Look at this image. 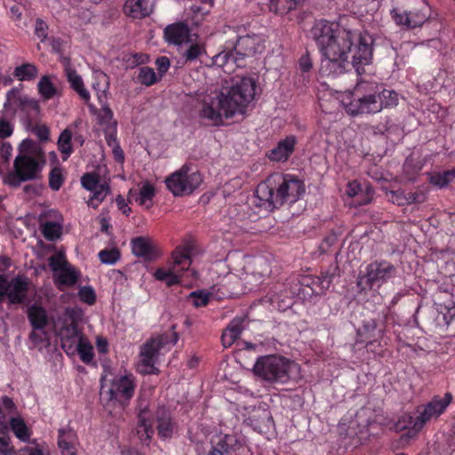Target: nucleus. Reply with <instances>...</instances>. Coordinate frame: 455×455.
I'll use <instances>...</instances> for the list:
<instances>
[{
    "label": "nucleus",
    "instance_id": "nucleus-12",
    "mask_svg": "<svg viewBox=\"0 0 455 455\" xmlns=\"http://www.w3.org/2000/svg\"><path fill=\"white\" fill-rule=\"evenodd\" d=\"M270 273L267 260L262 257H243L242 273L238 274L240 279L244 282L245 288L252 291L263 281V278Z\"/></svg>",
    "mask_w": 455,
    "mask_h": 455
},
{
    "label": "nucleus",
    "instance_id": "nucleus-62",
    "mask_svg": "<svg viewBox=\"0 0 455 455\" xmlns=\"http://www.w3.org/2000/svg\"><path fill=\"white\" fill-rule=\"evenodd\" d=\"M105 139L107 144L111 148L115 144H119L116 138V126L112 129L105 128Z\"/></svg>",
    "mask_w": 455,
    "mask_h": 455
},
{
    "label": "nucleus",
    "instance_id": "nucleus-36",
    "mask_svg": "<svg viewBox=\"0 0 455 455\" xmlns=\"http://www.w3.org/2000/svg\"><path fill=\"white\" fill-rule=\"evenodd\" d=\"M38 75V68L32 63H24L15 68L13 76L20 81H31Z\"/></svg>",
    "mask_w": 455,
    "mask_h": 455
},
{
    "label": "nucleus",
    "instance_id": "nucleus-42",
    "mask_svg": "<svg viewBox=\"0 0 455 455\" xmlns=\"http://www.w3.org/2000/svg\"><path fill=\"white\" fill-rule=\"evenodd\" d=\"M252 418H248L245 420L248 424L253 427L255 430H260L262 425H266L271 421V416L268 411L260 409L254 410Z\"/></svg>",
    "mask_w": 455,
    "mask_h": 455
},
{
    "label": "nucleus",
    "instance_id": "nucleus-3",
    "mask_svg": "<svg viewBox=\"0 0 455 455\" xmlns=\"http://www.w3.org/2000/svg\"><path fill=\"white\" fill-rule=\"evenodd\" d=\"M305 192L301 180L291 174L274 173L256 188L257 204L273 211L283 203H294Z\"/></svg>",
    "mask_w": 455,
    "mask_h": 455
},
{
    "label": "nucleus",
    "instance_id": "nucleus-49",
    "mask_svg": "<svg viewBox=\"0 0 455 455\" xmlns=\"http://www.w3.org/2000/svg\"><path fill=\"white\" fill-rule=\"evenodd\" d=\"M63 183L62 172L60 168H54L50 172L49 176V186L50 188L57 191L60 188Z\"/></svg>",
    "mask_w": 455,
    "mask_h": 455
},
{
    "label": "nucleus",
    "instance_id": "nucleus-44",
    "mask_svg": "<svg viewBox=\"0 0 455 455\" xmlns=\"http://www.w3.org/2000/svg\"><path fill=\"white\" fill-rule=\"evenodd\" d=\"M158 78L155 70L150 67H142L139 69L138 81L146 86H150L157 82Z\"/></svg>",
    "mask_w": 455,
    "mask_h": 455
},
{
    "label": "nucleus",
    "instance_id": "nucleus-59",
    "mask_svg": "<svg viewBox=\"0 0 455 455\" xmlns=\"http://www.w3.org/2000/svg\"><path fill=\"white\" fill-rule=\"evenodd\" d=\"M13 132V124L3 118H0V139L10 137Z\"/></svg>",
    "mask_w": 455,
    "mask_h": 455
},
{
    "label": "nucleus",
    "instance_id": "nucleus-23",
    "mask_svg": "<svg viewBox=\"0 0 455 455\" xmlns=\"http://www.w3.org/2000/svg\"><path fill=\"white\" fill-rule=\"evenodd\" d=\"M60 337L61 340V347L68 355L76 354V346L84 338V334L73 323L61 328L60 331Z\"/></svg>",
    "mask_w": 455,
    "mask_h": 455
},
{
    "label": "nucleus",
    "instance_id": "nucleus-39",
    "mask_svg": "<svg viewBox=\"0 0 455 455\" xmlns=\"http://www.w3.org/2000/svg\"><path fill=\"white\" fill-rule=\"evenodd\" d=\"M10 426L15 436L20 441L27 442L29 440L30 432L22 419L11 418Z\"/></svg>",
    "mask_w": 455,
    "mask_h": 455
},
{
    "label": "nucleus",
    "instance_id": "nucleus-2",
    "mask_svg": "<svg viewBox=\"0 0 455 455\" xmlns=\"http://www.w3.org/2000/svg\"><path fill=\"white\" fill-rule=\"evenodd\" d=\"M255 92L256 82L251 77L224 79L197 93L199 116L212 125H220L224 119L244 113Z\"/></svg>",
    "mask_w": 455,
    "mask_h": 455
},
{
    "label": "nucleus",
    "instance_id": "nucleus-4",
    "mask_svg": "<svg viewBox=\"0 0 455 455\" xmlns=\"http://www.w3.org/2000/svg\"><path fill=\"white\" fill-rule=\"evenodd\" d=\"M255 375L270 383L285 384L299 377V365L283 356L269 355L257 359Z\"/></svg>",
    "mask_w": 455,
    "mask_h": 455
},
{
    "label": "nucleus",
    "instance_id": "nucleus-26",
    "mask_svg": "<svg viewBox=\"0 0 455 455\" xmlns=\"http://www.w3.org/2000/svg\"><path fill=\"white\" fill-rule=\"evenodd\" d=\"M131 244L132 251L137 257L143 258L146 260H153L159 256L158 250L149 238L140 236L132 239Z\"/></svg>",
    "mask_w": 455,
    "mask_h": 455
},
{
    "label": "nucleus",
    "instance_id": "nucleus-58",
    "mask_svg": "<svg viewBox=\"0 0 455 455\" xmlns=\"http://www.w3.org/2000/svg\"><path fill=\"white\" fill-rule=\"evenodd\" d=\"M30 340L35 345H39L47 340V332L44 329H34L29 335Z\"/></svg>",
    "mask_w": 455,
    "mask_h": 455
},
{
    "label": "nucleus",
    "instance_id": "nucleus-64",
    "mask_svg": "<svg viewBox=\"0 0 455 455\" xmlns=\"http://www.w3.org/2000/svg\"><path fill=\"white\" fill-rule=\"evenodd\" d=\"M11 452L12 448L9 438L0 437V455H10Z\"/></svg>",
    "mask_w": 455,
    "mask_h": 455
},
{
    "label": "nucleus",
    "instance_id": "nucleus-22",
    "mask_svg": "<svg viewBox=\"0 0 455 455\" xmlns=\"http://www.w3.org/2000/svg\"><path fill=\"white\" fill-rule=\"evenodd\" d=\"M189 36L190 28L184 22L170 24L164 29V37L169 44L181 46L188 42Z\"/></svg>",
    "mask_w": 455,
    "mask_h": 455
},
{
    "label": "nucleus",
    "instance_id": "nucleus-45",
    "mask_svg": "<svg viewBox=\"0 0 455 455\" xmlns=\"http://www.w3.org/2000/svg\"><path fill=\"white\" fill-rule=\"evenodd\" d=\"M44 236L50 241H53L60 237L61 227L56 222L46 221L42 228Z\"/></svg>",
    "mask_w": 455,
    "mask_h": 455
},
{
    "label": "nucleus",
    "instance_id": "nucleus-52",
    "mask_svg": "<svg viewBox=\"0 0 455 455\" xmlns=\"http://www.w3.org/2000/svg\"><path fill=\"white\" fill-rule=\"evenodd\" d=\"M192 304L196 307L206 306L209 302V294L204 291H193L189 295Z\"/></svg>",
    "mask_w": 455,
    "mask_h": 455
},
{
    "label": "nucleus",
    "instance_id": "nucleus-55",
    "mask_svg": "<svg viewBox=\"0 0 455 455\" xmlns=\"http://www.w3.org/2000/svg\"><path fill=\"white\" fill-rule=\"evenodd\" d=\"M363 189L364 188L361 186L360 183H358L356 180H353L347 183L346 194L348 197L354 199L355 196L362 195V191Z\"/></svg>",
    "mask_w": 455,
    "mask_h": 455
},
{
    "label": "nucleus",
    "instance_id": "nucleus-7",
    "mask_svg": "<svg viewBox=\"0 0 455 455\" xmlns=\"http://www.w3.org/2000/svg\"><path fill=\"white\" fill-rule=\"evenodd\" d=\"M191 246L186 244L177 247L172 254V261L167 268H157L155 272L156 279L164 282L168 286L182 282L184 275L196 276V271L190 268Z\"/></svg>",
    "mask_w": 455,
    "mask_h": 455
},
{
    "label": "nucleus",
    "instance_id": "nucleus-47",
    "mask_svg": "<svg viewBox=\"0 0 455 455\" xmlns=\"http://www.w3.org/2000/svg\"><path fill=\"white\" fill-rule=\"evenodd\" d=\"M99 258L103 264L113 265L119 259L120 254L116 249L103 250L99 252Z\"/></svg>",
    "mask_w": 455,
    "mask_h": 455
},
{
    "label": "nucleus",
    "instance_id": "nucleus-37",
    "mask_svg": "<svg viewBox=\"0 0 455 455\" xmlns=\"http://www.w3.org/2000/svg\"><path fill=\"white\" fill-rule=\"evenodd\" d=\"M71 140L72 132L69 129H65L59 137L58 148L62 155L63 161H66L73 152Z\"/></svg>",
    "mask_w": 455,
    "mask_h": 455
},
{
    "label": "nucleus",
    "instance_id": "nucleus-63",
    "mask_svg": "<svg viewBox=\"0 0 455 455\" xmlns=\"http://www.w3.org/2000/svg\"><path fill=\"white\" fill-rule=\"evenodd\" d=\"M33 132L37 136V138L41 140H49V130L44 125H36L33 128Z\"/></svg>",
    "mask_w": 455,
    "mask_h": 455
},
{
    "label": "nucleus",
    "instance_id": "nucleus-57",
    "mask_svg": "<svg viewBox=\"0 0 455 455\" xmlns=\"http://www.w3.org/2000/svg\"><path fill=\"white\" fill-rule=\"evenodd\" d=\"M406 195H407V204H421V203L425 202L427 199V194L423 190L409 192Z\"/></svg>",
    "mask_w": 455,
    "mask_h": 455
},
{
    "label": "nucleus",
    "instance_id": "nucleus-51",
    "mask_svg": "<svg viewBox=\"0 0 455 455\" xmlns=\"http://www.w3.org/2000/svg\"><path fill=\"white\" fill-rule=\"evenodd\" d=\"M80 299L88 304L92 305L96 300V295L94 290L91 286H83L78 291Z\"/></svg>",
    "mask_w": 455,
    "mask_h": 455
},
{
    "label": "nucleus",
    "instance_id": "nucleus-11",
    "mask_svg": "<svg viewBox=\"0 0 455 455\" xmlns=\"http://www.w3.org/2000/svg\"><path fill=\"white\" fill-rule=\"evenodd\" d=\"M202 182V177L197 172H189L186 165L174 172L165 180L167 188L175 196L191 194Z\"/></svg>",
    "mask_w": 455,
    "mask_h": 455
},
{
    "label": "nucleus",
    "instance_id": "nucleus-21",
    "mask_svg": "<svg viewBox=\"0 0 455 455\" xmlns=\"http://www.w3.org/2000/svg\"><path fill=\"white\" fill-rule=\"evenodd\" d=\"M64 71L71 89L78 94L82 100L88 104L91 112L95 113L97 109L94 106L89 104L91 94L84 86L82 76L70 66L68 61L65 62Z\"/></svg>",
    "mask_w": 455,
    "mask_h": 455
},
{
    "label": "nucleus",
    "instance_id": "nucleus-60",
    "mask_svg": "<svg viewBox=\"0 0 455 455\" xmlns=\"http://www.w3.org/2000/svg\"><path fill=\"white\" fill-rule=\"evenodd\" d=\"M392 17L396 24L403 25L408 28V19H409V13L406 11H398V10H393L392 11Z\"/></svg>",
    "mask_w": 455,
    "mask_h": 455
},
{
    "label": "nucleus",
    "instance_id": "nucleus-27",
    "mask_svg": "<svg viewBox=\"0 0 455 455\" xmlns=\"http://www.w3.org/2000/svg\"><path fill=\"white\" fill-rule=\"evenodd\" d=\"M58 78L54 75H44L39 79L37 90L44 101L61 95V91L56 84Z\"/></svg>",
    "mask_w": 455,
    "mask_h": 455
},
{
    "label": "nucleus",
    "instance_id": "nucleus-46",
    "mask_svg": "<svg viewBox=\"0 0 455 455\" xmlns=\"http://www.w3.org/2000/svg\"><path fill=\"white\" fill-rule=\"evenodd\" d=\"M381 102V110L384 108L395 107L398 104V94L394 91L383 90L379 92Z\"/></svg>",
    "mask_w": 455,
    "mask_h": 455
},
{
    "label": "nucleus",
    "instance_id": "nucleus-10",
    "mask_svg": "<svg viewBox=\"0 0 455 455\" xmlns=\"http://www.w3.org/2000/svg\"><path fill=\"white\" fill-rule=\"evenodd\" d=\"M339 266L334 262L323 271L320 276H303L299 280V295L305 299L313 295L323 294L330 288L334 278L339 275Z\"/></svg>",
    "mask_w": 455,
    "mask_h": 455
},
{
    "label": "nucleus",
    "instance_id": "nucleus-25",
    "mask_svg": "<svg viewBox=\"0 0 455 455\" xmlns=\"http://www.w3.org/2000/svg\"><path fill=\"white\" fill-rule=\"evenodd\" d=\"M58 446L62 455H76L78 438L76 432L69 427H64L58 431Z\"/></svg>",
    "mask_w": 455,
    "mask_h": 455
},
{
    "label": "nucleus",
    "instance_id": "nucleus-35",
    "mask_svg": "<svg viewBox=\"0 0 455 455\" xmlns=\"http://www.w3.org/2000/svg\"><path fill=\"white\" fill-rule=\"evenodd\" d=\"M28 316L34 329H44L47 324L45 310L38 306H31L28 308Z\"/></svg>",
    "mask_w": 455,
    "mask_h": 455
},
{
    "label": "nucleus",
    "instance_id": "nucleus-61",
    "mask_svg": "<svg viewBox=\"0 0 455 455\" xmlns=\"http://www.w3.org/2000/svg\"><path fill=\"white\" fill-rule=\"evenodd\" d=\"M156 66L160 76H163L170 68V60L166 56H161L156 60Z\"/></svg>",
    "mask_w": 455,
    "mask_h": 455
},
{
    "label": "nucleus",
    "instance_id": "nucleus-30",
    "mask_svg": "<svg viewBox=\"0 0 455 455\" xmlns=\"http://www.w3.org/2000/svg\"><path fill=\"white\" fill-rule=\"evenodd\" d=\"M243 329V319L235 318L222 333L221 340L225 347H231L234 342L240 337Z\"/></svg>",
    "mask_w": 455,
    "mask_h": 455
},
{
    "label": "nucleus",
    "instance_id": "nucleus-48",
    "mask_svg": "<svg viewBox=\"0 0 455 455\" xmlns=\"http://www.w3.org/2000/svg\"><path fill=\"white\" fill-rule=\"evenodd\" d=\"M372 197L373 189L369 186H365L364 189L362 191V195L355 196L352 203L355 206L368 204L371 202Z\"/></svg>",
    "mask_w": 455,
    "mask_h": 455
},
{
    "label": "nucleus",
    "instance_id": "nucleus-9",
    "mask_svg": "<svg viewBox=\"0 0 455 455\" xmlns=\"http://www.w3.org/2000/svg\"><path fill=\"white\" fill-rule=\"evenodd\" d=\"M179 339V335L169 331L148 340L140 350V363L145 367L153 368L158 356L169 351Z\"/></svg>",
    "mask_w": 455,
    "mask_h": 455
},
{
    "label": "nucleus",
    "instance_id": "nucleus-1",
    "mask_svg": "<svg viewBox=\"0 0 455 455\" xmlns=\"http://www.w3.org/2000/svg\"><path fill=\"white\" fill-rule=\"evenodd\" d=\"M310 33L323 57L322 71L328 76L345 73L350 64L361 75L363 67L371 61L373 39L366 32L348 30L321 20L314 24Z\"/></svg>",
    "mask_w": 455,
    "mask_h": 455
},
{
    "label": "nucleus",
    "instance_id": "nucleus-16",
    "mask_svg": "<svg viewBox=\"0 0 455 455\" xmlns=\"http://www.w3.org/2000/svg\"><path fill=\"white\" fill-rule=\"evenodd\" d=\"M48 262L57 284L71 286L76 283L79 273L68 263L63 251L52 255Z\"/></svg>",
    "mask_w": 455,
    "mask_h": 455
},
{
    "label": "nucleus",
    "instance_id": "nucleus-43",
    "mask_svg": "<svg viewBox=\"0 0 455 455\" xmlns=\"http://www.w3.org/2000/svg\"><path fill=\"white\" fill-rule=\"evenodd\" d=\"M455 179V169L445 171L443 172H437L433 174L430 177L431 184L443 188L447 186L450 182H451Z\"/></svg>",
    "mask_w": 455,
    "mask_h": 455
},
{
    "label": "nucleus",
    "instance_id": "nucleus-29",
    "mask_svg": "<svg viewBox=\"0 0 455 455\" xmlns=\"http://www.w3.org/2000/svg\"><path fill=\"white\" fill-rule=\"evenodd\" d=\"M295 144L296 138L294 136H288L271 150L268 157L272 161L284 162L294 151Z\"/></svg>",
    "mask_w": 455,
    "mask_h": 455
},
{
    "label": "nucleus",
    "instance_id": "nucleus-5",
    "mask_svg": "<svg viewBox=\"0 0 455 455\" xmlns=\"http://www.w3.org/2000/svg\"><path fill=\"white\" fill-rule=\"evenodd\" d=\"M340 102L351 116L375 114L381 111V102L375 83L361 82L352 92L340 97Z\"/></svg>",
    "mask_w": 455,
    "mask_h": 455
},
{
    "label": "nucleus",
    "instance_id": "nucleus-38",
    "mask_svg": "<svg viewBox=\"0 0 455 455\" xmlns=\"http://www.w3.org/2000/svg\"><path fill=\"white\" fill-rule=\"evenodd\" d=\"M302 2L303 0H270L269 9L275 13L285 14Z\"/></svg>",
    "mask_w": 455,
    "mask_h": 455
},
{
    "label": "nucleus",
    "instance_id": "nucleus-56",
    "mask_svg": "<svg viewBox=\"0 0 455 455\" xmlns=\"http://www.w3.org/2000/svg\"><path fill=\"white\" fill-rule=\"evenodd\" d=\"M48 25L41 19L36 20L35 34L44 42L47 38Z\"/></svg>",
    "mask_w": 455,
    "mask_h": 455
},
{
    "label": "nucleus",
    "instance_id": "nucleus-31",
    "mask_svg": "<svg viewBox=\"0 0 455 455\" xmlns=\"http://www.w3.org/2000/svg\"><path fill=\"white\" fill-rule=\"evenodd\" d=\"M235 49L240 59L252 55L258 52L257 38L251 36H241L238 38Z\"/></svg>",
    "mask_w": 455,
    "mask_h": 455
},
{
    "label": "nucleus",
    "instance_id": "nucleus-40",
    "mask_svg": "<svg viewBox=\"0 0 455 455\" xmlns=\"http://www.w3.org/2000/svg\"><path fill=\"white\" fill-rule=\"evenodd\" d=\"M204 53L205 49L203 44L199 43H192L188 46V48L183 49L180 54L184 63H187L195 61Z\"/></svg>",
    "mask_w": 455,
    "mask_h": 455
},
{
    "label": "nucleus",
    "instance_id": "nucleus-24",
    "mask_svg": "<svg viewBox=\"0 0 455 455\" xmlns=\"http://www.w3.org/2000/svg\"><path fill=\"white\" fill-rule=\"evenodd\" d=\"M155 4V0H126L124 12L132 19H143L153 12Z\"/></svg>",
    "mask_w": 455,
    "mask_h": 455
},
{
    "label": "nucleus",
    "instance_id": "nucleus-19",
    "mask_svg": "<svg viewBox=\"0 0 455 455\" xmlns=\"http://www.w3.org/2000/svg\"><path fill=\"white\" fill-rule=\"evenodd\" d=\"M28 283L26 277L17 276L11 281L0 275V297H7L11 303H21L28 292Z\"/></svg>",
    "mask_w": 455,
    "mask_h": 455
},
{
    "label": "nucleus",
    "instance_id": "nucleus-50",
    "mask_svg": "<svg viewBox=\"0 0 455 455\" xmlns=\"http://www.w3.org/2000/svg\"><path fill=\"white\" fill-rule=\"evenodd\" d=\"M204 6L193 4L190 7L191 12L196 15H201L204 17V15L210 12V8L213 5V0H199Z\"/></svg>",
    "mask_w": 455,
    "mask_h": 455
},
{
    "label": "nucleus",
    "instance_id": "nucleus-14",
    "mask_svg": "<svg viewBox=\"0 0 455 455\" xmlns=\"http://www.w3.org/2000/svg\"><path fill=\"white\" fill-rule=\"evenodd\" d=\"M245 449V439L242 435L217 434L211 439L208 455H242Z\"/></svg>",
    "mask_w": 455,
    "mask_h": 455
},
{
    "label": "nucleus",
    "instance_id": "nucleus-20",
    "mask_svg": "<svg viewBox=\"0 0 455 455\" xmlns=\"http://www.w3.org/2000/svg\"><path fill=\"white\" fill-rule=\"evenodd\" d=\"M4 108L6 110H12L13 112L20 109L33 114H37L40 109L39 103L36 100L21 95L20 90L17 88H12L8 91Z\"/></svg>",
    "mask_w": 455,
    "mask_h": 455
},
{
    "label": "nucleus",
    "instance_id": "nucleus-15",
    "mask_svg": "<svg viewBox=\"0 0 455 455\" xmlns=\"http://www.w3.org/2000/svg\"><path fill=\"white\" fill-rule=\"evenodd\" d=\"M82 187L91 192L88 206L97 209L99 205L110 194L109 181L101 178L97 172L84 173L81 178Z\"/></svg>",
    "mask_w": 455,
    "mask_h": 455
},
{
    "label": "nucleus",
    "instance_id": "nucleus-18",
    "mask_svg": "<svg viewBox=\"0 0 455 455\" xmlns=\"http://www.w3.org/2000/svg\"><path fill=\"white\" fill-rule=\"evenodd\" d=\"M135 378L132 374L115 377L110 387L106 391L108 400H116L121 403L129 401L134 395Z\"/></svg>",
    "mask_w": 455,
    "mask_h": 455
},
{
    "label": "nucleus",
    "instance_id": "nucleus-34",
    "mask_svg": "<svg viewBox=\"0 0 455 455\" xmlns=\"http://www.w3.org/2000/svg\"><path fill=\"white\" fill-rule=\"evenodd\" d=\"M240 60L235 51H223L212 58V64L222 68H233V66Z\"/></svg>",
    "mask_w": 455,
    "mask_h": 455
},
{
    "label": "nucleus",
    "instance_id": "nucleus-28",
    "mask_svg": "<svg viewBox=\"0 0 455 455\" xmlns=\"http://www.w3.org/2000/svg\"><path fill=\"white\" fill-rule=\"evenodd\" d=\"M136 433L140 442L146 444L148 443L154 434L151 414L146 408L141 410L138 415Z\"/></svg>",
    "mask_w": 455,
    "mask_h": 455
},
{
    "label": "nucleus",
    "instance_id": "nucleus-6",
    "mask_svg": "<svg viewBox=\"0 0 455 455\" xmlns=\"http://www.w3.org/2000/svg\"><path fill=\"white\" fill-rule=\"evenodd\" d=\"M44 159L40 153L34 151L20 152L13 163V171L4 177V182L13 188L19 187L22 182L39 178Z\"/></svg>",
    "mask_w": 455,
    "mask_h": 455
},
{
    "label": "nucleus",
    "instance_id": "nucleus-17",
    "mask_svg": "<svg viewBox=\"0 0 455 455\" xmlns=\"http://www.w3.org/2000/svg\"><path fill=\"white\" fill-rule=\"evenodd\" d=\"M398 275L397 267L387 260H375L366 267L365 278L371 287H380Z\"/></svg>",
    "mask_w": 455,
    "mask_h": 455
},
{
    "label": "nucleus",
    "instance_id": "nucleus-32",
    "mask_svg": "<svg viewBox=\"0 0 455 455\" xmlns=\"http://www.w3.org/2000/svg\"><path fill=\"white\" fill-rule=\"evenodd\" d=\"M157 430L161 438H170L173 434L174 424L170 413L164 409L157 411Z\"/></svg>",
    "mask_w": 455,
    "mask_h": 455
},
{
    "label": "nucleus",
    "instance_id": "nucleus-33",
    "mask_svg": "<svg viewBox=\"0 0 455 455\" xmlns=\"http://www.w3.org/2000/svg\"><path fill=\"white\" fill-rule=\"evenodd\" d=\"M155 195V188L150 183L145 182L140 188V193L138 195L133 196L132 192H130V198L135 196L134 200L139 205L148 209L152 206V201Z\"/></svg>",
    "mask_w": 455,
    "mask_h": 455
},
{
    "label": "nucleus",
    "instance_id": "nucleus-41",
    "mask_svg": "<svg viewBox=\"0 0 455 455\" xmlns=\"http://www.w3.org/2000/svg\"><path fill=\"white\" fill-rule=\"evenodd\" d=\"M76 353L84 363H90L94 358L93 347L86 337L76 346Z\"/></svg>",
    "mask_w": 455,
    "mask_h": 455
},
{
    "label": "nucleus",
    "instance_id": "nucleus-53",
    "mask_svg": "<svg viewBox=\"0 0 455 455\" xmlns=\"http://www.w3.org/2000/svg\"><path fill=\"white\" fill-rule=\"evenodd\" d=\"M409 19H408V28H414L421 26L427 20L425 14L420 12H408Z\"/></svg>",
    "mask_w": 455,
    "mask_h": 455
},
{
    "label": "nucleus",
    "instance_id": "nucleus-8",
    "mask_svg": "<svg viewBox=\"0 0 455 455\" xmlns=\"http://www.w3.org/2000/svg\"><path fill=\"white\" fill-rule=\"evenodd\" d=\"M92 79L93 82L92 84V87L95 92L99 103L101 106L98 112L99 124L104 129L108 128L113 130L117 124L114 120L113 111L107 103L109 90V78L103 71L94 70L92 73Z\"/></svg>",
    "mask_w": 455,
    "mask_h": 455
},
{
    "label": "nucleus",
    "instance_id": "nucleus-54",
    "mask_svg": "<svg viewBox=\"0 0 455 455\" xmlns=\"http://www.w3.org/2000/svg\"><path fill=\"white\" fill-rule=\"evenodd\" d=\"M387 196L388 200L391 201L393 204H395L397 205L407 204V195L404 193V191L401 189L390 191L387 194Z\"/></svg>",
    "mask_w": 455,
    "mask_h": 455
},
{
    "label": "nucleus",
    "instance_id": "nucleus-13",
    "mask_svg": "<svg viewBox=\"0 0 455 455\" xmlns=\"http://www.w3.org/2000/svg\"><path fill=\"white\" fill-rule=\"evenodd\" d=\"M451 393H445L443 397L435 396L423 407L422 411H419V415L411 418V427L416 432L421 430L427 422L442 415L451 403Z\"/></svg>",
    "mask_w": 455,
    "mask_h": 455
}]
</instances>
